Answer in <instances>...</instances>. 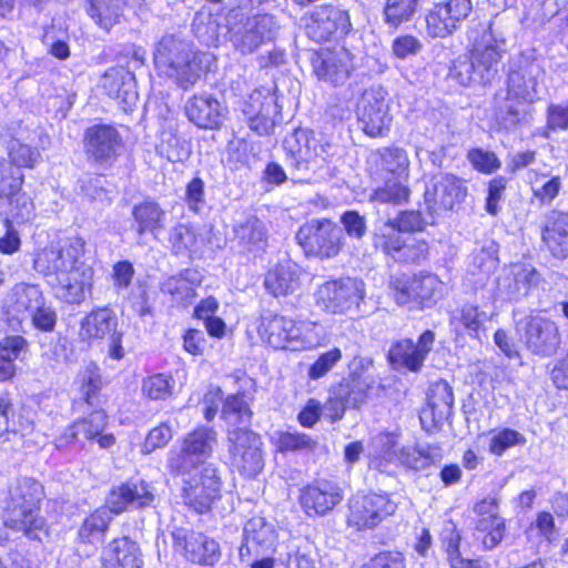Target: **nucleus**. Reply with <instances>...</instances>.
Returning a JSON list of instances; mask_svg holds the SVG:
<instances>
[{
  "label": "nucleus",
  "mask_w": 568,
  "mask_h": 568,
  "mask_svg": "<svg viewBox=\"0 0 568 568\" xmlns=\"http://www.w3.org/2000/svg\"><path fill=\"white\" fill-rule=\"evenodd\" d=\"M297 140H284V149L286 151V161L292 171L293 178L303 180L311 172L316 171L321 164L325 163V158L318 153L322 150L317 140H313L303 149L295 148Z\"/></svg>",
  "instance_id": "obj_35"
},
{
  "label": "nucleus",
  "mask_w": 568,
  "mask_h": 568,
  "mask_svg": "<svg viewBox=\"0 0 568 568\" xmlns=\"http://www.w3.org/2000/svg\"><path fill=\"white\" fill-rule=\"evenodd\" d=\"M343 499L341 488L331 481H318L304 487L300 501L303 510L310 517L325 516Z\"/></svg>",
  "instance_id": "obj_32"
},
{
  "label": "nucleus",
  "mask_w": 568,
  "mask_h": 568,
  "mask_svg": "<svg viewBox=\"0 0 568 568\" xmlns=\"http://www.w3.org/2000/svg\"><path fill=\"white\" fill-rule=\"evenodd\" d=\"M187 119L201 129H217L226 116V108L211 94L191 98L185 104Z\"/></svg>",
  "instance_id": "obj_34"
},
{
  "label": "nucleus",
  "mask_w": 568,
  "mask_h": 568,
  "mask_svg": "<svg viewBox=\"0 0 568 568\" xmlns=\"http://www.w3.org/2000/svg\"><path fill=\"white\" fill-rule=\"evenodd\" d=\"M118 325V316L112 308L97 307L81 318L79 337L85 343L101 341L114 332Z\"/></svg>",
  "instance_id": "obj_36"
},
{
  "label": "nucleus",
  "mask_w": 568,
  "mask_h": 568,
  "mask_svg": "<svg viewBox=\"0 0 568 568\" xmlns=\"http://www.w3.org/2000/svg\"><path fill=\"white\" fill-rule=\"evenodd\" d=\"M489 320L486 312L478 306L465 304L450 316V324L456 331H464L471 337H478L484 324Z\"/></svg>",
  "instance_id": "obj_47"
},
{
  "label": "nucleus",
  "mask_w": 568,
  "mask_h": 568,
  "mask_svg": "<svg viewBox=\"0 0 568 568\" xmlns=\"http://www.w3.org/2000/svg\"><path fill=\"white\" fill-rule=\"evenodd\" d=\"M94 271L84 261L57 281L52 286L57 300L69 305L82 304L91 294L93 287Z\"/></svg>",
  "instance_id": "obj_24"
},
{
  "label": "nucleus",
  "mask_w": 568,
  "mask_h": 568,
  "mask_svg": "<svg viewBox=\"0 0 568 568\" xmlns=\"http://www.w3.org/2000/svg\"><path fill=\"white\" fill-rule=\"evenodd\" d=\"M83 142L88 160L104 166L111 165L123 148V141L118 130L106 124L88 128Z\"/></svg>",
  "instance_id": "obj_20"
},
{
  "label": "nucleus",
  "mask_w": 568,
  "mask_h": 568,
  "mask_svg": "<svg viewBox=\"0 0 568 568\" xmlns=\"http://www.w3.org/2000/svg\"><path fill=\"white\" fill-rule=\"evenodd\" d=\"M43 495V487L39 481L28 477L18 479L11 490L4 526L22 532L30 540L48 541L50 527L39 514L38 507Z\"/></svg>",
  "instance_id": "obj_1"
},
{
  "label": "nucleus",
  "mask_w": 568,
  "mask_h": 568,
  "mask_svg": "<svg viewBox=\"0 0 568 568\" xmlns=\"http://www.w3.org/2000/svg\"><path fill=\"white\" fill-rule=\"evenodd\" d=\"M244 539L246 549L254 547L257 551L274 554L276 550L278 534L275 524L264 517H252L244 526Z\"/></svg>",
  "instance_id": "obj_41"
},
{
  "label": "nucleus",
  "mask_w": 568,
  "mask_h": 568,
  "mask_svg": "<svg viewBox=\"0 0 568 568\" xmlns=\"http://www.w3.org/2000/svg\"><path fill=\"white\" fill-rule=\"evenodd\" d=\"M125 0H90L88 13L100 28L110 30L118 21Z\"/></svg>",
  "instance_id": "obj_50"
},
{
  "label": "nucleus",
  "mask_w": 568,
  "mask_h": 568,
  "mask_svg": "<svg viewBox=\"0 0 568 568\" xmlns=\"http://www.w3.org/2000/svg\"><path fill=\"white\" fill-rule=\"evenodd\" d=\"M174 381L164 374H155L143 381L142 392L150 399H165L172 394Z\"/></svg>",
  "instance_id": "obj_59"
},
{
  "label": "nucleus",
  "mask_w": 568,
  "mask_h": 568,
  "mask_svg": "<svg viewBox=\"0 0 568 568\" xmlns=\"http://www.w3.org/2000/svg\"><path fill=\"white\" fill-rule=\"evenodd\" d=\"M298 244L308 256L320 260L336 257L345 245L343 230L328 219H313L296 234Z\"/></svg>",
  "instance_id": "obj_7"
},
{
  "label": "nucleus",
  "mask_w": 568,
  "mask_h": 568,
  "mask_svg": "<svg viewBox=\"0 0 568 568\" xmlns=\"http://www.w3.org/2000/svg\"><path fill=\"white\" fill-rule=\"evenodd\" d=\"M85 242L81 237H70L57 246L41 250L33 262L34 270L42 274L52 286L57 281L83 262Z\"/></svg>",
  "instance_id": "obj_8"
},
{
  "label": "nucleus",
  "mask_w": 568,
  "mask_h": 568,
  "mask_svg": "<svg viewBox=\"0 0 568 568\" xmlns=\"http://www.w3.org/2000/svg\"><path fill=\"white\" fill-rule=\"evenodd\" d=\"M200 281L196 272L186 270L179 276H172L162 283L161 291L172 296L173 301L189 304L196 296L195 290Z\"/></svg>",
  "instance_id": "obj_46"
},
{
  "label": "nucleus",
  "mask_w": 568,
  "mask_h": 568,
  "mask_svg": "<svg viewBox=\"0 0 568 568\" xmlns=\"http://www.w3.org/2000/svg\"><path fill=\"white\" fill-rule=\"evenodd\" d=\"M169 242L175 254L191 251L196 243V234L192 226L179 224L170 231Z\"/></svg>",
  "instance_id": "obj_61"
},
{
  "label": "nucleus",
  "mask_w": 568,
  "mask_h": 568,
  "mask_svg": "<svg viewBox=\"0 0 568 568\" xmlns=\"http://www.w3.org/2000/svg\"><path fill=\"white\" fill-rule=\"evenodd\" d=\"M464 183L453 174H442L435 179L433 189L425 191V205L430 216L442 211L454 210L466 196Z\"/></svg>",
  "instance_id": "obj_27"
},
{
  "label": "nucleus",
  "mask_w": 568,
  "mask_h": 568,
  "mask_svg": "<svg viewBox=\"0 0 568 568\" xmlns=\"http://www.w3.org/2000/svg\"><path fill=\"white\" fill-rule=\"evenodd\" d=\"M516 331L526 351L539 358L552 357L561 348L559 325L548 316L527 315L516 323Z\"/></svg>",
  "instance_id": "obj_6"
},
{
  "label": "nucleus",
  "mask_w": 568,
  "mask_h": 568,
  "mask_svg": "<svg viewBox=\"0 0 568 568\" xmlns=\"http://www.w3.org/2000/svg\"><path fill=\"white\" fill-rule=\"evenodd\" d=\"M428 253V244L424 240H405L399 254L395 255V261L404 263H416L424 260Z\"/></svg>",
  "instance_id": "obj_62"
},
{
  "label": "nucleus",
  "mask_w": 568,
  "mask_h": 568,
  "mask_svg": "<svg viewBox=\"0 0 568 568\" xmlns=\"http://www.w3.org/2000/svg\"><path fill=\"white\" fill-rule=\"evenodd\" d=\"M44 295L38 285L20 283L13 286L4 302L7 321L12 329L24 331L22 324L43 302Z\"/></svg>",
  "instance_id": "obj_23"
},
{
  "label": "nucleus",
  "mask_w": 568,
  "mask_h": 568,
  "mask_svg": "<svg viewBox=\"0 0 568 568\" xmlns=\"http://www.w3.org/2000/svg\"><path fill=\"white\" fill-rule=\"evenodd\" d=\"M201 62L191 43L176 34L163 36L154 51L155 67L182 88L193 85L200 79Z\"/></svg>",
  "instance_id": "obj_4"
},
{
  "label": "nucleus",
  "mask_w": 568,
  "mask_h": 568,
  "mask_svg": "<svg viewBox=\"0 0 568 568\" xmlns=\"http://www.w3.org/2000/svg\"><path fill=\"white\" fill-rule=\"evenodd\" d=\"M473 60L457 59L449 71V77L464 87L480 82Z\"/></svg>",
  "instance_id": "obj_64"
},
{
  "label": "nucleus",
  "mask_w": 568,
  "mask_h": 568,
  "mask_svg": "<svg viewBox=\"0 0 568 568\" xmlns=\"http://www.w3.org/2000/svg\"><path fill=\"white\" fill-rule=\"evenodd\" d=\"M541 277L537 270L523 263H514L504 267L497 278V293L503 300L517 302L538 285Z\"/></svg>",
  "instance_id": "obj_22"
},
{
  "label": "nucleus",
  "mask_w": 568,
  "mask_h": 568,
  "mask_svg": "<svg viewBox=\"0 0 568 568\" xmlns=\"http://www.w3.org/2000/svg\"><path fill=\"white\" fill-rule=\"evenodd\" d=\"M14 410L11 400L7 396H0V438L10 439V435L26 437L33 430V422L19 416L14 419Z\"/></svg>",
  "instance_id": "obj_45"
},
{
  "label": "nucleus",
  "mask_w": 568,
  "mask_h": 568,
  "mask_svg": "<svg viewBox=\"0 0 568 568\" xmlns=\"http://www.w3.org/2000/svg\"><path fill=\"white\" fill-rule=\"evenodd\" d=\"M342 359V351L332 348L323 353L308 368L307 375L311 379L324 377Z\"/></svg>",
  "instance_id": "obj_63"
},
{
  "label": "nucleus",
  "mask_w": 568,
  "mask_h": 568,
  "mask_svg": "<svg viewBox=\"0 0 568 568\" xmlns=\"http://www.w3.org/2000/svg\"><path fill=\"white\" fill-rule=\"evenodd\" d=\"M103 568H142L140 547L126 537L110 541L101 554Z\"/></svg>",
  "instance_id": "obj_37"
},
{
  "label": "nucleus",
  "mask_w": 568,
  "mask_h": 568,
  "mask_svg": "<svg viewBox=\"0 0 568 568\" xmlns=\"http://www.w3.org/2000/svg\"><path fill=\"white\" fill-rule=\"evenodd\" d=\"M227 452L231 466L246 477H254L264 467L263 442L258 434L246 427L227 432Z\"/></svg>",
  "instance_id": "obj_10"
},
{
  "label": "nucleus",
  "mask_w": 568,
  "mask_h": 568,
  "mask_svg": "<svg viewBox=\"0 0 568 568\" xmlns=\"http://www.w3.org/2000/svg\"><path fill=\"white\" fill-rule=\"evenodd\" d=\"M504 42L496 39L491 28H487L474 40L470 59L476 65L480 83L490 82L498 72L504 52Z\"/></svg>",
  "instance_id": "obj_25"
},
{
  "label": "nucleus",
  "mask_w": 568,
  "mask_h": 568,
  "mask_svg": "<svg viewBox=\"0 0 568 568\" xmlns=\"http://www.w3.org/2000/svg\"><path fill=\"white\" fill-rule=\"evenodd\" d=\"M405 179L387 180L382 187L375 190L373 199L379 203L399 205L407 202L409 189Z\"/></svg>",
  "instance_id": "obj_56"
},
{
  "label": "nucleus",
  "mask_w": 568,
  "mask_h": 568,
  "mask_svg": "<svg viewBox=\"0 0 568 568\" xmlns=\"http://www.w3.org/2000/svg\"><path fill=\"white\" fill-rule=\"evenodd\" d=\"M221 478L217 468L206 465L199 475L184 480L185 503L197 513L210 509L212 501L219 496Z\"/></svg>",
  "instance_id": "obj_21"
},
{
  "label": "nucleus",
  "mask_w": 568,
  "mask_h": 568,
  "mask_svg": "<svg viewBox=\"0 0 568 568\" xmlns=\"http://www.w3.org/2000/svg\"><path fill=\"white\" fill-rule=\"evenodd\" d=\"M520 100L507 94L504 104L498 108L497 119L507 130L515 128L525 118V106Z\"/></svg>",
  "instance_id": "obj_57"
},
{
  "label": "nucleus",
  "mask_w": 568,
  "mask_h": 568,
  "mask_svg": "<svg viewBox=\"0 0 568 568\" xmlns=\"http://www.w3.org/2000/svg\"><path fill=\"white\" fill-rule=\"evenodd\" d=\"M395 458L406 468L420 470L429 465L432 454L429 448L402 447L395 452Z\"/></svg>",
  "instance_id": "obj_58"
},
{
  "label": "nucleus",
  "mask_w": 568,
  "mask_h": 568,
  "mask_svg": "<svg viewBox=\"0 0 568 568\" xmlns=\"http://www.w3.org/2000/svg\"><path fill=\"white\" fill-rule=\"evenodd\" d=\"M316 77L334 87L344 85L355 71L354 55L345 47L323 49L312 60Z\"/></svg>",
  "instance_id": "obj_19"
},
{
  "label": "nucleus",
  "mask_w": 568,
  "mask_h": 568,
  "mask_svg": "<svg viewBox=\"0 0 568 568\" xmlns=\"http://www.w3.org/2000/svg\"><path fill=\"white\" fill-rule=\"evenodd\" d=\"M266 239L265 226L255 216H250L234 226V241L243 251L258 252L264 250Z\"/></svg>",
  "instance_id": "obj_44"
},
{
  "label": "nucleus",
  "mask_w": 568,
  "mask_h": 568,
  "mask_svg": "<svg viewBox=\"0 0 568 568\" xmlns=\"http://www.w3.org/2000/svg\"><path fill=\"white\" fill-rule=\"evenodd\" d=\"M435 333L425 331L415 344L412 339H402L393 344L388 351V361L395 368L419 372L433 348Z\"/></svg>",
  "instance_id": "obj_26"
},
{
  "label": "nucleus",
  "mask_w": 568,
  "mask_h": 568,
  "mask_svg": "<svg viewBox=\"0 0 568 568\" xmlns=\"http://www.w3.org/2000/svg\"><path fill=\"white\" fill-rule=\"evenodd\" d=\"M222 418L227 424V432L235 427L248 428L252 410L244 395H231L226 397L222 407Z\"/></svg>",
  "instance_id": "obj_49"
},
{
  "label": "nucleus",
  "mask_w": 568,
  "mask_h": 568,
  "mask_svg": "<svg viewBox=\"0 0 568 568\" xmlns=\"http://www.w3.org/2000/svg\"><path fill=\"white\" fill-rule=\"evenodd\" d=\"M302 21L306 36L318 43L343 37L352 27L348 12L333 4L315 7Z\"/></svg>",
  "instance_id": "obj_13"
},
{
  "label": "nucleus",
  "mask_w": 568,
  "mask_h": 568,
  "mask_svg": "<svg viewBox=\"0 0 568 568\" xmlns=\"http://www.w3.org/2000/svg\"><path fill=\"white\" fill-rule=\"evenodd\" d=\"M542 70L537 62H526L508 75V95L532 102L538 95V79Z\"/></svg>",
  "instance_id": "obj_39"
},
{
  "label": "nucleus",
  "mask_w": 568,
  "mask_h": 568,
  "mask_svg": "<svg viewBox=\"0 0 568 568\" xmlns=\"http://www.w3.org/2000/svg\"><path fill=\"white\" fill-rule=\"evenodd\" d=\"M462 537L455 528H446L442 534V545L450 568H484L479 560L466 559L459 551Z\"/></svg>",
  "instance_id": "obj_51"
},
{
  "label": "nucleus",
  "mask_w": 568,
  "mask_h": 568,
  "mask_svg": "<svg viewBox=\"0 0 568 568\" xmlns=\"http://www.w3.org/2000/svg\"><path fill=\"white\" fill-rule=\"evenodd\" d=\"M154 495L149 484L143 480L128 481L114 488L108 497V507H100L91 513L78 531V539L84 545L100 542L112 519L111 514H120L129 506L141 508L153 501Z\"/></svg>",
  "instance_id": "obj_2"
},
{
  "label": "nucleus",
  "mask_w": 568,
  "mask_h": 568,
  "mask_svg": "<svg viewBox=\"0 0 568 568\" xmlns=\"http://www.w3.org/2000/svg\"><path fill=\"white\" fill-rule=\"evenodd\" d=\"M132 216L140 236L151 233L155 239L158 233L165 227V211L153 200H145L132 209Z\"/></svg>",
  "instance_id": "obj_43"
},
{
  "label": "nucleus",
  "mask_w": 568,
  "mask_h": 568,
  "mask_svg": "<svg viewBox=\"0 0 568 568\" xmlns=\"http://www.w3.org/2000/svg\"><path fill=\"white\" fill-rule=\"evenodd\" d=\"M382 171H385L396 179H407L409 160L407 153L399 148H386L379 152Z\"/></svg>",
  "instance_id": "obj_53"
},
{
  "label": "nucleus",
  "mask_w": 568,
  "mask_h": 568,
  "mask_svg": "<svg viewBox=\"0 0 568 568\" xmlns=\"http://www.w3.org/2000/svg\"><path fill=\"white\" fill-rule=\"evenodd\" d=\"M108 424V416L103 410H94L83 418H78L69 425L54 439L58 450H70L82 440H95L101 448H110L115 444V437L111 433H103Z\"/></svg>",
  "instance_id": "obj_12"
},
{
  "label": "nucleus",
  "mask_w": 568,
  "mask_h": 568,
  "mask_svg": "<svg viewBox=\"0 0 568 568\" xmlns=\"http://www.w3.org/2000/svg\"><path fill=\"white\" fill-rule=\"evenodd\" d=\"M217 443V433L212 427L200 426L186 434L179 450H171L168 459L172 473L189 475L204 463Z\"/></svg>",
  "instance_id": "obj_9"
},
{
  "label": "nucleus",
  "mask_w": 568,
  "mask_h": 568,
  "mask_svg": "<svg viewBox=\"0 0 568 568\" xmlns=\"http://www.w3.org/2000/svg\"><path fill=\"white\" fill-rule=\"evenodd\" d=\"M454 395L444 381L434 383L427 394V406L422 409L419 419L427 432L439 428L452 415Z\"/></svg>",
  "instance_id": "obj_29"
},
{
  "label": "nucleus",
  "mask_w": 568,
  "mask_h": 568,
  "mask_svg": "<svg viewBox=\"0 0 568 568\" xmlns=\"http://www.w3.org/2000/svg\"><path fill=\"white\" fill-rule=\"evenodd\" d=\"M473 10L471 0H445L426 13V30L432 38H445L457 30Z\"/></svg>",
  "instance_id": "obj_18"
},
{
  "label": "nucleus",
  "mask_w": 568,
  "mask_h": 568,
  "mask_svg": "<svg viewBox=\"0 0 568 568\" xmlns=\"http://www.w3.org/2000/svg\"><path fill=\"white\" fill-rule=\"evenodd\" d=\"M389 287L396 304L410 310L433 307L446 294V284L433 273L393 277Z\"/></svg>",
  "instance_id": "obj_5"
},
{
  "label": "nucleus",
  "mask_w": 568,
  "mask_h": 568,
  "mask_svg": "<svg viewBox=\"0 0 568 568\" xmlns=\"http://www.w3.org/2000/svg\"><path fill=\"white\" fill-rule=\"evenodd\" d=\"M397 509L387 494H357L348 503L346 524L356 531L375 529Z\"/></svg>",
  "instance_id": "obj_11"
},
{
  "label": "nucleus",
  "mask_w": 568,
  "mask_h": 568,
  "mask_svg": "<svg viewBox=\"0 0 568 568\" xmlns=\"http://www.w3.org/2000/svg\"><path fill=\"white\" fill-rule=\"evenodd\" d=\"M27 321H30L36 329L51 333L57 326L58 314L54 307L44 298Z\"/></svg>",
  "instance_id": "obj_60"
},
{
  "label": "nucleus",
  "mask_w": 568,
  "mask_h": 568,
  "mask_svg": "<svg viewBox=\"0 0 568 568\" xmlns=\"http://www.w3.org/2000/svg\"><path fill=\"white\" fill-rule=\"evenodd\" d=\"M23 174L12 165L0 163V200L11 206V214L20 221H27L33 212V203L24 193H20Z\"/></svg>",
  "instance_id": "obj_28"
},
{
  "label": "nucleus",
  "mask_w": 568,
  "mask_h": 568,
  "mask_svg": "<svg viewBox=\"0 0 568 568\" xmlns=\"http://www.w3.org/2000/svg\"><path fill=\"white\" fill-rule=\"evenodd\" d=\"M386 91L382 88L364 92L357 108L358 123L371 138L384 136L390 129L393 116L386 100Z\"/></svg>",
  "instance_id": "obj_16"
},
{
  "label": "nucleus",
  "mask_w": 568,
  "mask_h": 568,
  "mask_svg": "<svg viewBox=\"0 0 568 568\" xmlns=\"http://www.w3.org/2000/svg\"><path fill=\"white\" fill-rule=\"evenodd\" d=\"M47 144H49L48 136H41L40 144L37 146H31L18 139L12 140L9 144V165L18 170L20 168L33 169L42 159L39 148L45 149Z\"/></svg>",
  "instance_id": "obj_48"
},
{
  "label": "nucleus",
  "mask_w": 568,
  "mask_h": 568,
  "mask_svg": "<svg viewBox=\"0 0 568 568\" xmlns=\"http://www.w3.org/2000/svg\"><path fill=\"white\" fill-rule=\"evenodd\" d=\"M474 511L478 519L476 531L483 536L484 549H494L504 538L505 520L499 516L498 500L495 497H487L475 505Z\"/></svg>",
  "instance_id": "obj_31"
},
{
  "label": "nucleus",
  "mask_w": 568,
  "mask_h": 568,
  "mask_svg": "<svg viewBox=\"0 0 568 568\" xmlns=\"http://www.w3.org/2000/svg\"><path fill=\"white\" fill-rule=\"evenodd\" d=\"M275 109L272 97L263 94L260 90H254L244 102L242 111L252 131L258 135H268L275 126L273 119Z\"/></svg>",
  "instance_id": "obj_33"
},
{
  "label": "nucleus",
  "mask_w": 568,
  "mask_h": 568,
  "mask_svg": "<svg viewBox=\"0 0 568 568\" xmlns=\"http://www.w3.org/2000/svg\"><path fill=\"white\" fill-rule=\"evenodd\" d=\"M101 87L112 99L131 106L138 100L134 75L122 67L109 69L102 77Z\"/></svg>",
  "instance_id": "obj_38"
},
{
  "label": "nucleus",
  "mask_w": 568,
  "mask_h": 568,
  "mask_svg": "<svg viewBox=\"0 0 568 568\" xmlns=\"http://www.w3.org/2000/svg\"><path fill=\"white\" fill-rule=\"evenodd\" d=\"M315 296L317 305L326 312L343 314L364 300L365 284L352 277L328 281L317 288Z\"/></svg>",
  "instance_id": "obj_14"
},
{
  "label": "nucleus",
  "mask_w": 568,
  "mask_h": 568,
  "mask_svg": "<svg viewBox=\"0 0 568 568\" xmlns=\"http://www.w3.org/2000/svg\"><path fill=\"white\" fill-rule=\"evenodd\" d=\"M400 232L402 231L395 226V223L389 220L375 230L373 244L376 248H381L395 260V255L399 254V250L405 242Z\"/></svg>",
  "instance_id": "obj_52"
},
{
  "label": "nucleus",
  "mask_w": 568,
  "mask_h": 568,
  "mask_svg": "<svg viewBox=\"0 0 568 568\" xmlns=\"http://www.w3.org/2000/svg\"><path fill=\"white\" fill-rule=\"evenodd\" d=\"M497 252V246L494 242L475 248L469 255L468 271L473 274L490 273L498 263Z\"/></svg>",
  "instance_id": "obj_55"
},
{
  "label": "nucleus",
  "mask_w": 568,
  "mask_h": 568,
  "mask_svg": "<svg viewBox=\"0 0 568 568\" xmlns=\"http://www.w3.org/2000/svg\"><path fill=\"white\" fill-rule=\"evenodd\" d=\"M171 535L174 551L185 560L200 566H214L220 561V545L213 538L181 527Z\"/></svg>",
  "instance_id": "obj_15"
},
{
  "label": "nucleus",
  "mask_w": 568,
  "mask_h": 568,
  "mask_svg": "<svg viewBox=\"0 0 568 568\" xmlns=\"http://www.w3.org/2000/svg\"><path fill=\"white\" fill-rule=\"evenodd\" d=\"M419 0H387L384 8L385 21L392 27H398L413 18Z\"/></svg>",
  "instance_id": "obj_54"
},
{
  "label": "nucleus",
  "mask_w": 568,
  "mask_h": 568,
  "mask_svg": "<svg viewBox=\"0 0 568 568\" xmlns=\"http://www.w3.org/2000/svg\"><path fill=\"white\" fill-rule=\"evenodd\" d=\"M541 237L554 257L559 260L567 258L568 214L556 210L549 212Z\"/></svg>",
  "instance_id": "obj_40"
},
{
  "label": "nucleus",
  "mask_w": 568,
  "mask_h": 568,
  "mask_svg": "<svg viewBox=\"0 0 568 568\" xmlns=\"http://www.w3.org/2000/svg\"><path fill=\"white\" fill-rule=\"evenodd\" d=\"M336 387L351 409H358L369 397L384 390L381 382L363 368L353 369Z\"/></svg>",
  "instance_id": "obj_30"
},
{
  "label": "nucleus",
  "mask_w": 568,
  "mask_h": 568,
  "mask_svg": "<svg viewBox=\"0 0 568 568\" xmlns=\"http://www.w3.org/2000/svg\"><path fill=\"white\" fill-rule=\"evenodd\" d=\"M278 26L273 16L257 14L231 31L230 41L241 54H251L275 39Z\"/></svg>",
  "instance_id": "obj_17"
},
{
  "label": "nucleus",
  "mask_w": 568,
  "mask_h": 568,
  "mask_svg": "<svg viewBox=\"0 0 568 568\" xmlns=\"http://www.w3.org/2000/svg\"><path fill=\"white\" fill-rule=\"evenodd\" d=\"M261 339L275 349H312L322 339L321 327L313 322H295L273 312L262 313L257 326Z\"/></svg>",
  "instance_id": "obj_3"
},
{
  "label": "nucleus",
  "mask_w": 568,
  "mask_h": 568,
  "mask_svg": "<svg viewBox=\"0 0 568 568\" xmlns=\"http://www.w3.org/2000/svg\"><path fill=\"white\" fill-rule=\"evenodd\" d=\"M264 286L275 297L294 293L300 287L297 264L291 261L278 263L266 273Z\"/></svg>",
  "instance_id": "obj_42"
}]
</instances>
